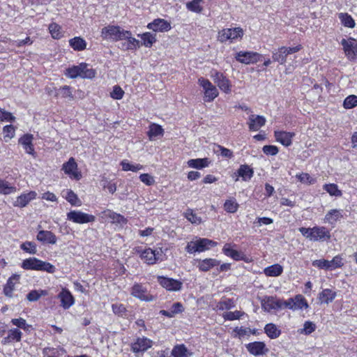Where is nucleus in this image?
Returning a JSON list of instances; mask_svg holds the SVG:
<instances>
[{"label":"nucleus","instance_id":"1","mask_svg":"<svg viewBox=\"0 0 357 357\" xmlns=\"http://www.w3.org/2000/svg\"><path fill=\"white\" fill-rule=\"evenodd\" d=\"M132 33L126 31L119 26L108 25L101 30L100 36L103 40L111 41H119L130 39Z\"/></svg>","mask_w":357,"mask_h":357},{"label":"nucleus","instance_id":"2","mask_svg":"<svg viewBox=\"0 0 357 357\" xmlns=\"http://www.w3.org/2000/svg\"><path fill=\"white\" fill-rule=\"evenodd\" d=\"M96 70L89 68L86 63L82 62L77 66H73L66 69L65 75L69 78L75 79L77 77L92 79L96 76Z\"/></svg>","mask_w":357,"mask_h":357},{"label":"nucleus","instance_id":"3","mask_svg":"<svg viewBox=\"0 0 357 357\" xmlns=\"http://www.w3.org/2000/svg\"><path fill=\"white\" fill-rule=\"evenodd\" d=\"M21 267L24 270H34L46 271L49 273H54L56 268L50 262L43 261L36 257H29L23 260Z\"/></svg>","mask_w":357,"mask_h":357},{"label":"nucleus","instance_id":"4","mask_svg":"<svg viewBox=\"0 0 357 357\" xmlns=\"http://www.w3.org/2000/svg\"><path fill=\"white\" fill-rule=\"evenodd\" d=\"M98 217L101 222H109L119 228H123L128 222L127 219L123 215L110 209L101 211L98 214Z\"/></svg>","mask_w":357,"mask_h":357},{"label":"nucleus","instance_id":"5","mask_svg":"<svg viewBox=\"0 0 357 357\" xmlns=\"http://www.w3.org/2000/svg\"><path fill=\"white\" fill-rule=\"evenodd\" d=\"M243 35V29L241 27L223 29L218 32V40L220 43L227 41L232 43L234 40L242 39Z\"/></svg>","mask_w":357,"mask_h":357},{"label":"nucleus","instance_id":"6","mask_svg":"<svg viewBox=\"0 0 357 357\" xmlns=\"http://www.w3.org/2000/svg\"><path fill=\"white\" fill-rule=\"evenodd\" d=\"M198 83L204 89V101L211 102L218 96V89L208 79L200 77L198 79Z\"/></svg>","mask_w":357,"mask_h":357},{"label":"nucleus","instance_id":"7","mask_svg":"<svg viewBox=\"0 0 357 357\" xmlns=\"http://www.w3.org/2000/svg\"><path fill=\"white\" fill-rule=\"evenodd\" d=\"M67 220L76 224H86L95 222L96 217L81 211L73 210L67 213Z\"/></svg>","mask_w":357,"mask_h":357},{"label":"nucleus","instance_id":"8","mask_svg":"<svg viewBox=\"0 0 357 357\" xmlns=\"http://www.w3.org/2000/svg\"><path fill=\"white\" fill-rule=\"evenodd\" d=\"M340 44L347 59L355 61L357 59V40L351 37L348 39L342 38Z\"/></svg>","mask_w":357,"mask_h":357},{"label":"nucleus","instance_id":"9","mask_svg":"<svg viewBox=\"0 0 357 357\" xmlns=\"http://www.w3.org/2000/svg\"><path fill=\"white\" fill-rule=\"evenodd\" d=\"M62 171L71 179L79 181L82 178V173L78 170L77 164L74 158L71 157L64 162L61 168Z\"/></svg>","mask_w":357,"mask_h":357},{"label":"nucleus","instance_id":"10","mask_svg":"<svg viewBox=\"0 0 357 357\" xmlns=\"http://www.w3.org/2000/svg\"><path fill=\"white\" fill-rule=\"evenodd\" d=\"M162 251L160 248L151 249L148 248L141 253L142 259L148 264H153L159 259H162Z\"/></svg>","mask_w":357,"mask_h":357},{"label":"nucleus","instance_id":"11","mask_svg":"<svg viewBox=\"0 0 357 357\" xmlns=\"http://www.w3.org/2000/svg\"><path fill=\"white\" fill-rule=\"evenodd\" d=\"M157 280L163 288L170 291H180L183 286L182 282L164 276H158Z\"/></svg>","mask_w":357,"mask_h":357},{"label":"nucleus","instance_id":"12","mask_svg":"<svg viewBox=\"0 0 357 357\" xmlns=\"http://www.w3.org/2000/svg\"><path fill=\"white\" fill-rule=\"evenodd\" d=\"M261 55L257 52L241 51L236 53L235 59L245 64L255 63L261 60Z\"/></svg>","mask_w":357,"mask_h":357},{"label":"nucleus","instance_id":"13","mask_svg":"<svg viewBox=\"0 0 357 357\" xmlns=\"http://www.w3.org/2000/svg\"><path fill=\"white\" fill-rule=\"evenodd\" d=\"M33 140V135L32 134L26 133L20 137L18 143L22 146L26 153L35 158L36 156V153L35 151Z\"/></svg>","mask_w":357,"mask_h":357},{"label":"nucleus","instance_id":"14","mask_svg":"<svg viewBox=\"0 0 357 357\" xmlns=\"http://www.w3.org/2000/svg\"><path fill=\"white\" fill-rule=\"evenodd\" d=\"M61 302V306L65 309H69L75 303V298L71 292L66 288H63L58 294Z\"/></svg>","mask_w":357,"mask_h":357},{"label":"nucleus","instance_id":"15","mask_svg":"<svg viewBox=\"0 0 357 357\" xmlns=\"http://www.w3.org/2000/svg\"><path fill=\"white\" fill-rule=\"evenodd\" d=\"M261 307L266 312L282 309L281 300L273 296H266L261 301Z\"/></svg>","mask_w":357,"mask_h":357},{"label":"nucleus","instance_id":"16","mask_svg":"<svg viewBox=\"0 0 357 357\" xmlns=\"http://www.w3.org/2000/svg\"><path fill=\"white\" fill-rule=\"evenodd\" d=\"M248 351L253 356H263L268 352V349L263 342H250L245 345Z\"/></svg>","mask_w":357,"mask_h":357},{"label":"nucleus","instance_id":"17","mask_svg":"<svg viewBox=\"0 0 357 357\" xmlns=\"http://www.w3.org/2000/svg\"><path fill=\"white\" fill-rule=\"evenodd\" d=\"M213 77L215 83L223 92L226 93L231 92L230 81L222 73L215 72Z\"/></svg>","mask_w":357,"mask_h":357},{"label":"nucleus","instance_id":"18","mask_svg":"<svg viewBox=\"0 0 357 357\" xmlns=\"http://www.w3.org/2000/svg\"><path fill=\"white\" fill-rule=\"evenodd\" d=\"M147 27L155 32H166L172 28L170 22L161 18L154 20L148 24Z\"/></svg>","mask_w":357,"mask_h":357},{"label":"nucleus","instance_id":"19","mask_svg":"<svg viewBox=\"0 0 357 357\" xmlns=\"http://www.w3.org/2000/svg\"><path fill=\"white\" fill-rule=\"evenodd\" d=\"M20 275L13 274L6 281V284L3 286V292L4 295L8 298L13 296V291L15 289V284L19 283Z\"/></svg>","mask_w":357,"mask_h":357},{"label":"nucleus","instance_id":"20","mask_svg":"<svg viewBox=\"0 0 357 357\" xmlns=\"http://www.w3.org/2000/svg\"><path fill=\"white\" fill-rule=\"evenodd\" d=\"M37 193L35 191H29L27 193H22L19 195L16 200L14 202V206L24 208L25 207L31 200L36 198Z\"/></svg>","mask_w":357,"mask_h":357},{"label":"nucleus","instance_id":"21","mask_svg":"<svg viewBox=\"0 0 357 357\" xmlns=\"http://www.w3.org/2000/svg\"><path fill=\"white\" fill-rule=\"evenodd\" d=\"M22 333L18 328H13L8 331L7 336L4 337L1 343L2 345H7L13 342L21 341Z\"/></svg>","mask_w":357,"mask_h":357},{"label":"nucleus","instance_id":"22","mask_svg":"<svg viewBox=\"0 0 357 357\" xmlns=\"http://www.w3.org/2000/svg\"><path fill=\"white\" fill-rule=\"evenodd\" d=\"M153 345V341L144 335L137 336L135 338V354L138 352H144L151 348Z\"/></svg>","mask_w":357,"mask_h":357},{"label":"nucleus","instance_id":"23","mask_svg":"<svg viewBox=\"0 0 357 357\" xmlns=\"http://www.w3.org/2000/svg\"><path fill=\"white\" fill-rule=\"evenodd\" d=\"M248 123L250 130L257 131L264 126L266 122L264 116L260 115L251 114L248 119Z\"/></svg>","mask_w":357,"mask_h":357},{"label":"nucleus","instance_id":"24","mask_svg":"<svg viewBox=\"0 0 357 357\" xmlns=\"http://www.w3.org/2000/svg\"><path fill=\"white\" fill-rule=\"evenodd\" d=\"M312 241H326L331 238L330 231L324 227H314L312 228Z\"/></svg>","mask_w":357,"mask_h":357},{"label":"nucleus","instance_id":"25","mask_svg":"<svg viewBox=\"0 0 357 357\" xmlns=\"http://www.w3.org/2000/svg\"><path fill=\"white\" fill-rule=\"evenodd\" d=\"M275 137L277 142H279L284 146H289L292 143V138L295 134L286 131H275Z\"/></svg>","mask_w":357,"mask_h":357},{"label":"nucleus","instance_id":"26","mask_svg":"<svg viewBox=\"0 0 357 357\" xmlns=\"http://www.w3.org/2000/svg\"><path fill=\"white\" fill-rule=\"evenodd\" d=\"M135 298L146 302H151L155 299V297L142 284H135Z\"/></svg>","mask_w":357,"mask_h":357},{"label":"nucleus","instance_id":"27","mask_svg":"<svg viewBox=\"0 0 357 357\" xmlns=\"http://www.w3.org/2000/svg\"><path fill=\"white\" fill-rule=\"evenodd\" d=\"M37 240L43 244H54L56 241V236L50 231L41 230L37 236Z\"/></svg>","mask_w":357,"mask_h":357},{"label":"nucleus","instance_id":"28","mask_svg":"<svg viewBox=\"0 0 357 357\" xmlns=\"http://www.w3.org/2000/svg\"><path fill=\"white\" fill-rule=\"evenodd\" d=\"M223 250L224 253L227 256L230 257L234 260H243L245 262H248L250 261V257L246 256L243 252L234 250L231 247L225 248Z\"/></svg>","mask_w":357,"mask_h":357},{"label":"nucleus","instance_id":"29","mask_svg":"<svg viewBox=\"0 0 357 357\" xmlns=\"http://www.w3.org/2000/svg\"><path fill=\"white\" fill-rule=\"evenodd\" d=\"M69 46L75 51L82 52L86 49V41L80 36H75L68 40Z\"/></svg>","mask_w":357,"mask_h":357},{"label":"nucleus","instance_id":"30","mask_svg":"<svg viewBox=\"0 0 357 357\" xmlns=\"http://www.w3.org/2000/svg\"><path fill=\"white\" fill-rule=\"evenodd\" d=\"M48 31L51 37L54 40H60L64 37L65 31L61 25L56 22H52L48 25Z\"/></svg>","mask_w":357,"mask_h":357},{"label":"nucleus","instance_id":"31","mask_svg":"<svg viewBox=\"0 0 357 357\" xmlns=\"http://www.w3.org/2000/svg\"><path fill=\"white\" fill-rule=\"evenodd\" d=\"M342 218V211L338 209L330 210L325 215L324 222L328 223L331 225Z\"/></svg>","mask_w":357,"mask_h":357},{"label":"nucleus","instance_id":"32","mask_svg":"<svg viewBox=\"0 0 357 357\" xmlns=\"http://www.w3.org/2000/svg\"><path fill=\"white\" fill-rule=\"evenodd\" d=\"M54 97L56 98H68L70 100L74 99V96L73 94V89L71 86L68 85H64L61 86L58 89V92L54 94Z\"/></svg>","mask_w":357,"mask_h":357},{"label":"nucleus","instance_id":"33","mask_svg":"<svg viewBox=\"0 0 357 357\" xmlns=\"http://www.w3.org/2000/svg\"><path fill=\"white\" fill-rule=\"evenodd\" d=\"M189 167L202 169L208 166L210 162L207 158L190 159L188 161Z\"/></svg>","mask_w":357,"mask_h":357},{"label":"nucleus","instance_id":"34","mask_svg":"<svg viewBox=\"0 0 357 357\" xmlns=\"http://www.w3.org/2000/svg\"><path fill=\"white\" fill-rule=\"evenodd\" d=\"M336 296V292L330 289H324L319 295V300L321 303H329L332 302Z\"/></svg>","mask_w":357,"mask_h":357},{"label":"nucleus","instance_id":"35","mask_svg":"<svg viewBox=\"0 0 357 357\" xmlns=\"http://www.w3.org/2000/svg\"><path fill=\"white\" fill-rule=\"evenodd\" d=\"M237 174L243 181H246L253 176L254 171L248 165H241L237 171Z\"/></svg>","mask_w":357,"mask_h":357},{"label":"nucleus","instance_id":"36","mask_svg":"<svg viewBox=\"0 0 357 357\" xmlns=\"http://www.w3.org/2000/svg\"><path fill=\"white\" fill-rule=\"evenodd\" d=\"M172 355L174 357H188L192 355V353L184 344H178L172 350Z\"/></svg>","mask_w":357,"mask_h":357},{"label":"nucleus","instance_id":"37","mask_svg":"<svg viewBox=\"0 0 357 357\" xmlns=\"http://www.w3.org/2000/svg\"><path fill=\"white\" fill-rule=\"evenodd\" d=\"M283 271L282 266L280 264H273L264 268V273L268 277H277L282 274Z\"/></svg>","mask_w":357,"mask_h":357},{"label":"nucleus","instance_id":"38","mask_svg":"<svg viewBox=\"0 0 357 357\" xmlns=\"http://www.w3.org/2000/svg\"><path fill=\"white\" fill-rule=\"evenodd\" d=\"M285 47H280L277 51L273 52V59L274 61H277L280 64H284L287 61V56H288L284 51Z\"/></svg>","mask_w":357,"mask_h":357},{"label":"nucleus","instance_id":"39","mask_svg":"<svg viewBox=\"0 0 357 357\" xmlns=\"http://www.w3.org/2000/svg\"><path fill=\"white\" fill-rule=\"evenodd\" d=\"M141 37V43L146 47H150L153 45L154 43L156 41V35L155 33H151L149 32H146L142 35H138Z\"/></svg>","mask_w":357,"mask_h":357},{"label":"nucleus","instance_id":"40","mask_svg":"<svg viewBox=\"0 0 357 357\" xmlns=\"http://www.w3.org/2000/svg\"><path fill=\"white\" fill-rule=\"evenodd\" d=\"M219 265V261L213 259H206L199 262V268L202 271H208L211 268Z\"/></svg>","mask_w":357,"mask_h":357},{"label":"nucleus","instance_id":"41","mask_svg":"<svg viewBox=\"0 0 357 357\" xmlns=\"http://www.w3.org/2000/svg\"><path fill=\"white\" fill-rule=\"evenodd\" d=\"M163 133H164V130L162 129V128L160 126H159L158 124L153 123L149 127L148 135H149L150 139L152 140L157 137L162 136Z\"/></svg>","mask_w":357,"mask_h":357},{"label":"nucleus","instance_id":"42","mask_svg":"<svg viewBox=\"0 0 357 357\" xmlns=\"http://www.w3.org/2000/svg\"><path fill=\"white\" fill-rule=\"evenodd\" d=\"M217 242L208 238H202L195 236L190 243H188V245H217Z\"/></svg>","mask_w":357,"mask_h":357},{"label":"nucleus","instance_id":"43","mask_svg":"<svg viewBox=\"0 0 357 357\" xmlns=\"http://www.w3.org/2000/svg\"><path fill=\"white\" fill-rule=\"evenodd\" d=\"M47 295V291L46 290L39 289V290H31L26 295V299L30 302H35L40 299L42 296Z\"/></svg>","mask_w":357,"mask_h":357},{"label":"nucleus","instance_id":"44","mask_svg":"<svg viewBox=\"0 0 357 357\" xmlns=\"http://www.w3.org/2000/svg\"><path fill=\"white\" fill-rule=\"evenodd\" d=\"M16 187L10 185L7 181L0 179V194L9 195L16 192Z\"/></svg>","mask_w":357,"mask_h":357},{"label":"nucleus","instance_id":"45","mask_svg":"<svg viewBox=\"0 0 357 357\" xmlns=\"http://www.w3.org/2000/svg\"><path fill=\"white\" fill-rule=\"evenodd\" d=\"M265 333L271 339H275L280 335V331L273 324H268L264 328Z\"/></svg>","mask_w":357,"mask_h":357},{"label":"nucleus","instance_id":"46","mask_svg":"<svg viewBox=\"0 0 357 357\" xmlns=\"http://www.w3.org/2000/svg\"><path fill=\"white\" fill-rule=\"evenodd\" d=\"M184 216L192 224L198 225L202 223V218L197 216V215L195 213L192 209H187L186 211L184 213Z\"/></svg>","mask_w":357,"mask_h":357},{"label":"nucleus","instance_id":"47","mask_svg":"<svg viewBox=\"0 0 357 357\" xmlns=\"http://www.w3.org/2000/svg\"><path fill=\"white\" fill-rule=\"evenodd\" d=\"M323 188L331 196L341 197L342 195V191L338 189L337 185L335 183L325 184Z\"/></svg>","mask_w":357,"mask_h":357},{"label":"nucleus","instance_id":"48","mask_svg":"<svg viewBox=\"0 0 357 357\" xmlns=\"http://www.w3.org/2000/svg\"><path fill=\"white\" fill-rule=\"evenodd\" d=\"M101 183L103 190H107L111 194H114L116 192V183L113 181L102 177Z\"/></svg>","mask_w":357,"mask_h":357},{"label":"nucleus","instance_id":"49","mask_svg":"<svg viewBox=\"0 0 357 357\" xmlns=\"http://www.w3.org/2000/svg\"><path fill=\"white\" fill-rule=\"evenodd\" d=\"M65 199L72 205L79 206L82 204L81 201L78 198L77 195L72 190H68Z\"/></svg>","mask_w":357,"mask_h":357},{"label":"nucleus","instance_id":"50","mask_svg":"<svg viewBox=\"0 0 357 357\" xmlns=\"http://www.w3.org/2000/svg\"><path fill=\"white\" fill-rule=\"evenodd\" d=\"M296 178L301 183L307 184V185H312L317 182L316 178L311 176L307 173H301V174H296Z\"/></svg>","mask_w":357,"mask_h":357},{"label":"nucleus","instance_id":"51","mask_svg":"<svg viewBox=\"0 0 357 357\" xmlns=\"http://www.w3.org/2000/svg\"><path fill=\"white\" fill-rule=\"evenodd\" d=\"M339 18L342 24L347 27L354 28L355 26V22L354 19L347 13H340Z\"/></svg>","mask_w":357,"mask_h":357},{"label":"nucleus","instance_id":"52","mask_svg":"<svg viewBox=\"0 0 357 357\" xmlns=\"http://www.w3.org/2000/svg\"><path fill=\"white\" fill-rule=\"evenodd\" d=\"M15 127L13 125H6L3 128V139L5 142H8L15 137Z\"/></svg>","mask_w":357,"mask_h":357},{"label":"nucleus","instance_id":"53","mask_svg":"<svg viewBox=\"0 0 357 357\" xmlns=\"http://www.w3.org/2000/svg\"><path fill=\"white\" fill-rule=\"evenodd\" d=\"M234 307V303L232 299L226 298L221 300L216 305V308L219 310H229Z\"/></svg>","mask_w":357,"mask_h":357},{"label":"nucleus","instance_id":"54","mask_svg":"<svg viewBox=\"0 0 357 357\" xmlns=\"http://www.w3.org/2000/svg\"><path fill=\"white\" fill-rule=\"evenodd\" d=\"M330 271L340 268L344 265V260L340 255L334 257L331 260H328Z\"/></svg>","mask_w":357,"mask_h":357},{"label":"nucleus","instance_id":"55","mask_svg":"<svg viewBox=\"0 0 357 357\" xmlns=\"http://www.w3.org/2000/svg\"><path fill=\"white\" fill-rule=\"evenodd\" d=\"M202 0H192L186 3L187 8L192 12L199 13L202 11V7L199 5Z\"/></svg>","mask_w":357,"mask_h":357},{"label":"nucleus","instance_id":"56","mask_svg":"<svg viewBox=\"0 0 357 357\" xmlns=\"http://www.w3.org/2000/svg\"><path fill=\"white\" fill-rule=\"evenodd\" d=\"M357 105V96L355 95H350L347 96L343 102V106L345 109H352Z\"/></svg>","mask_w":357,"mask_h":357},{"label":"nucleus","instance_id":"57","mask_svg":"<svg viewBox=\"0 0 357 357\" xmlns=\"http://www.w3.org/2000/svg\"><path fill=\"white\" fill-rule=\"evenodd\" d=\"M295 310L307 308L308 304L305 298L301 295H297L294 298Z\"/></svg>","mask_w":357,"mask_h":357},{"label":"nucleus","instance_id":"58","mask_svg":"<svg viewBox=\"0 0 357 357\" xmlns=\"http://www.w3.org/2000/svg\"><path fill=\"white\" fill-rule=\"evenodd\" d=\"M124 91L119 85L113 86L112 91L110 92V97L114 100H121L123 98Z\"/></svg>","mask_w":357,"mask_h":357},{"label":"nucleus","instance_id":"59","mask_svg":"<svg viewBox=\"0 0 357 357\" xmlns=\"http://www.w3.org/2000/svg\"><path fill=\"white\" fill-rule=\"evenodd\" d=\"M238 207V204L235 200H227L224 204V208L229 213H235Z\"/></svg>","mask_w":357,"mask_h":357},{"label":"nucleus","instance_id":"60","mask_svg":"<svg viewBox=\"0 0 357 357\" xmlns=\"http://www.w3.org/2000/svg\"><path fill=\"white\" fill-rule=\"evenodd\" d=\"M244 313L241 311L236 310L234 312H227L223 314V318L225 320H236L241 318Z\"/></svg>","mask_w":357,"mask_h":357},{"label":"nucleus","instance_id":"61","mask_svg":"<svg viewBox=\"0 0 357 357\" xmlns=\"http://www.w3.org/2000/svg\"><path fill=\"white\" fill-rule=\"evenodd\" d=\"M216 147L217 149L214 150L215 153H220L222 157L227 158H231L233 157V152L231 150L225 148L224 146H222L220 145H217Z\"/></svg>","mask_w":357,"mask_h":357},{"label":"nucleus","instance_id":"62","mask_svg":"<svg viewBox=\"0 0 357 357\" xmlns=\"http://www.w3.org/2000/svg\"><path fill=\"white\" fill-rule=\"evenodd\" d=\"M43 357H59V351L54 347H45L43 349Z\"/></svg>","mask_w":357,"mask_h":357},{"label":"nucleus","instance_id":"63","mask_svg":"<svg viewBox=\"0 0 357 357\" xmlns=\"http://www.w3.org/2000/svg\"><path fill=\"white\" fill-rule=\"evenodd\" d=\"M15 120V117L10 112L3 109L0 112V121H1L13 122Z\"/></svg>","mask_w":357,"mask_h":357},{"label":"nucleus","instance_id":"64","mask_svg":"<svg viewBox=\"0 0 357 357\" xmlns=\"http://www.w3.org/2000/svg\"><path fill=\"white\" fill-rule=\"evenodd\" d=\"M262 150L268 155H275L279 151L278 148L273 145H266L263 147Z\"/></svg>","mask_w":357,"mask_h":357}]
</instances>
